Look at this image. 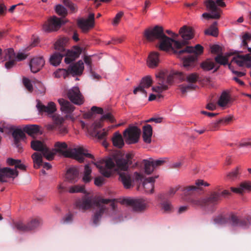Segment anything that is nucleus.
<instances>
[{
  "label": "nucleus",
  "instance_id": "nucleus-45",
  "mask_svg": "<svg viewBox=\"0 0 251 251\" xmlns=\"http://www.w3.org/2000/svg\"><path fill=\"white\" fill-rule=\"evenodd\" d=\"M55 11L57 14L63 17L66 16L67 14L66 8L60 4L56 6Z\"/></svg>",
  "mask_w": 251,
  "mask_h": 251
},
{
  "label": "nucleus",
  "instance_id": "nucleus-6",
  "mask_svg": "<svg viewBox=\"0 0 251 251\" xmlns=\"http://www.w3.org/2000/svg\"><path fill=\"white\" fill-rule=\"evenodd\" d=\"M68 145L65 142H57L54 144V151L65 157H72L79 162L84 161V157L94 159V156L86 153L84 149L82 147L75 148L71 151H68Z\"/></svg>",
  "mask_w": 251,
  "mask_h": 251
},
{
  "label": "nucleus",
  "instance_id": "nucleus-48",
  "mask_svg": "<svg viewBox=\"0 0 251 251\" xmlns=\"http://www.w3.org/2000/svg\"><path fill=\"white\" fill-rule=\"evenodd\" d=\"M251 40V33L245 32L242 36V45L245 47H248V42Z\"/></svg>",
  "mask_w": 251,
  "mask_h": 251
},
{
  "label": "nucleus",
  "instance_id": "nucleus-8",
  "mask_svg": "<svg viewBox=\"0 0 251 251\" xmlns=\"http://www.w3.org/2000/svg\"><path fill=\"white\" fill-rule=\"evenodd\" d=\"M41 220L38 218L31 219L26 224L22 221L13 222V227L21 232H28L33 230L40 226Z\"/></svg>",
  "mask_w": 251,
  "mask_h": 251
},
{
  "label": "nucleus",
  "instance_id": "nucleus-24",
  "mask_svg": "<svg viewBox=\"0 0 251 251\" xmlns=\"http://www.w3.org/2000/svg\"><path fill=\"white\" fill-rule=\"evenodd\" d=\"M152 83L151 78L150 76L143 77L141 81L139 86L133 90V93L136 94L138 92L146 95L147 92L145 90V88L150 87Z\"/></svg>",
  "mask_w": 251,
  "mask_h": 251
},
{
  "label": "nucleus",
  "instance_id": "nucleus-42",
  "mask_svg": "<svg viewBox=\"0 0 251 251\" xmlns=\"http://www.w3.org/2000/svg\"><path fill=\"white\" fill-rule=\"evenodd\" d=\"M161 207L164 212L169 213L172 211L173 206L170 201H163L161 203Z\"/></svg>",
  "mask_w": 251,
  "mask_h": 251
},
{
  "label": "nucleus",
  "instance_id": "nucleus-33",
  "mask_svg": "<svg viewBox=\"0 0 251 251\" xmlns=\"http://www.w3.org/2000/svg\"><path fill=\"white\" fill-rule=\"evenodd\" d=\"M112 141L113 145L118 148H122L124 145L123 138L119 132H116L113 134Z\"/></svg>",
  "mask_w": 251,
  "mask_h": 251
},
{
  "label": "nucleus",
  "instance_id": "nucleus-37",
  "mask_svg": "<svg viewBox=\"0 0 251 251\" xmlns=\"http://www.w3.org/2000/svg\"><path fill=\"white\" fill-rule=\"evenodd\" d=\"M229 99L230 98L228 94L226 92H224L221 94L218 103L219 106L224 107L229 102Z\"/></svg>",
  "mask_w": 251,
  "mask_h": 251
},
{
  "label": "nucleus",
  "instance_id": "nucleus-4",
  "mask_svg": "<svg viewBox=\"0 0 251 251\" xmlns=\"http://www.w3.org/2000/svg\"><path fill=\"white\" fill-rule=\"evenodd\" d=\"M109 203V206L113 210H115L116 204L114 201L110 199H100L97 200L92 197L84 196L81 199H79L76 201V206L79 209L86 210L96 206L98 209L96 210L93 217V223L97 225L103 213L106 211L107 207L105 204Z\"/></svg>",
  "mask_w": 251,
  "mask_h": 251
},
{
  "label": "nucleus",
  "instance_id": "nucleus-43",
  "mask_svg": "<svg viewBox=\"0 0 251 251\" xmlns=\"http://www.w3.org/2000/svg\"><path fill=\"white\" fill-rule=\"evenodd\" d=\"M69 192L70 193H86V191L84 188V186H79V185H75L74 186L71 187L69 189Z\"/></svg>",
  "mask_w": 251,
  "mask_h": 251
},
{
  "label": "nucleus",
  "instance_id": "nucleus-21",
  "mask_svg": "<svg viewBox=\"0 0 251 251\" xmlns=\"http://www.w3.org/2000/svg\"><path fill=\"white\" fill-rule=\"evenodd\" d=\"M95 15L94 13H90L87 19H81L77 22V25L83 32H87L90 28L94 26Z\"/></svg>",
  "mask_w": 251,
  "mask_h": 251
},
{
  "label": "nucleus",
  "instance_id": "nucleus-11",
  "mask_svg": "<svg viewBox=\"0 0 251 251\" xmlns=\"http://www.w3.org/2000/svg\"><path fill=\"white\" fill-rule=\"evenodd\" d=\"M141 130L137 127L130 126L123 132V137L127 144H134L139 141Z\"/></svg>",
  "mask_w": 251,
  "mask_h": 251
},
{
  "label": "nucleus",
  "instance_id": "nucleus-10",
  "mask_svg": "<svg viewBox=\"0 0 251 251\" xmlns=\"http://www.w3.org/2000/svg\"><path fill=\"white\" fill-rule=\"evenodd\" d=\"M17 169H19L22 170H25L26 166L21 162V160H18L17 163L16 165L15 169H12L10 168H0V181L5 182V178L13 177L18 176V171Z\"/></svg>",
  "mask_w": 251,
  "mask_h": 251
},
{
  "label": "nucleus",
  "instance_id": "nucleus-7",
  "mask_svg": "<svg viewBox=\"0 0 251 251\" xmlns=\"http://www.w3.org/2000/svg\"><path fill=\"white\" fill-rule=\"evenodd\" d=\"M64 56H65V62L66 64H70L79 57V53L78 51L76 52L57 51L50 56V62L51 65L56 66L59 65Z\"/></svg>",
  "mask_w": 251,
  "mask_h": 251
},
{
  "label": "nucleus",
  "instance_id": "nucleus-9",
  "mask_svg": "<svg viewBox=\"0 0 251 251\" xmlns=\"http://www.w3.org/2000/svg\"><path fill=\"white\" fill-rule=\"evenodd\" d=\"M64 118L59 115H53L52 116L53 123L47 126V129L57 131L60 134L65 135L68 132V129L64 124Z\"/></svg>",
  "mask_w": 251,
  "mask_h": 251
},
{
  "label": "nucleus",
  "instance_id": "nucleus-58",
  "mask_svg": "<svg viewBox=\"0 0 251 251\" xmlns=\"http://www.w3.org/2000/svg\"><path fill=\"white\" fill-rule=\"evenodd\" d=\"M62 1L64 5L69 8L72 11H74L75 10V7L74 4L69 0H63Z\"/></svg>",
  "mask_w": 251,
  "mask_h": 251
},
{
  "label": "nucleus",
  "instance_id": "nucleus-23",
  "mask_svg": "<svg viewBox=\"0 0 251 251\" xmlns=\"http://www.w3.org/2000/svg\"><path fill=\"white\" fill-rule=\"evenodd\" d=\"M42 156L41 153L39 152H34L32 155L34 167L38 168L42 166L44 169H46L47 170L50 169L51 165L49 163L43 162Z\"/></svg>",
  "mask_w": 251,
  "mask_h": 251
},
{
  "label": "nucleus",
  "instance_id": "nucleus-34",
  "mask_svg": "<svg viewBox=\"0 0 251 251\" xmlns=\"http://www.w3.org/2000/svg\"><path fill=\"white\" fill-rule=\"evenodd\" d=\"M231 191L236 193L242 194L244 190H251V182L245 181L241 183L240 185V188H231Z\"/></svg>",
  "mask_w": 251,
  "mask_h": 251
},
{
  "label": "nucleus",
  "instance_id": "nucleus-38",
  "mask_svg": "<svg viewBox=\"0 0 251 251\" xmlns=\"http://www.w3.org/2000/svg\"><path fill=\"white\" fill-rule=\"evenodd\" d=\"M214 62L211 59H207L202 62L201 64V68L206 71H210L214 68Z\"/></svg>",
  "mask_w": 251,
  "mask_h": 251
},
{
  "label": "nucleus",
  "instance_id": "nucleus-3",
  "mask_svg": "<svg viewBox=\"0 0 251 251\" xmlns=\"http://www.w3.org/2000/svg\"><path fill=\"white\" fill-rule=\"evenodd\" d=\"M183 41H179L182 43V45L180 48L174 47V53L178 56L182 55L184 53H193L189 54L187 56L184 57L183 58V66L185 68L191 67L193 66L195 61L197 59L198 56L203 53V48L200 44L196 45L194 47L191 46H186L184 49H180L182 46L188 43L187 41L191 39L194 36L193 29L191 27L186 25L180 28L179 31ZM179 42V41H178Z\"/></svg>",
  "mask_w": 251,
  "mask_h": 251
},
{
  "label": "nucleus",
  "instance_id": "nucleus-36",
  "mask_svg": "<svg viewBox=\"0 0 251 251\" xmlns=\"http://www.w3.org/2000/svg\"><path fill=\"white\" fill-rule=\"evenodd\" d=\"M217 23L215 22L210 27L205 30L204 34L205 35H211L216 37L218 35V28L217 27Z\"/></svg>",
  "mask_w": 251,
  "mask_h": 251
},
{
  "label": "nucleus",
  "instance_id": "nucleus-44",
  "mask_svg": "<svg viewBox=\"0 0 251 251\" xmlns=\"http://www.w3.org/2000/svg\"><path fill=\"white\" fill-rule=\"evenodd\" d=\"M191 202L194 206H201L206 208L204 198L192 199Z\"/></svg>",
  "mask_w": 251,
  "mask_h": 251
},
{
  "label": "nucleus",
  "instance_id": "nucleus-64",
  "mask_svg": "<svg viewBox=\"0 0 251 251\" xmlns=\"http://www.w3.org/2000/svg\"><path fill=\"white\" fill-rule=\"evenodd\" d=\"M57 190L59 194H62L67 191V188L63 186V184L61 183L57 186Z\"/></svg>",
  "mask_w": 251,
  "mask_h": 251
},
{
  "label": "nucleus",
  "instance_id": "nucleus-57",
  "mask_svg": "<svg viewBox=\"0 0 251 251\" xmlns=\"http://www.w3.org/2000/svg\"><path fill=\"white\" fill-rule=\"evenodd\" d=\"M105 179L103 176H98L95 178L94 180V183L96 185L98 186H100L102 185Z\"/></svg>",
  "mask_w": 251,
  "mask_h": 251
},
{
  "label": "nucleus",
  "instance_id": "nucleus-12",
  "mask_svg": "<svg viewBox=\"0 0 251 251\" xmlns=\"http://www.w3.org/2000/svg\"><path fill=\"white\" fill-rule=\"evenodd\" d=\"M123 203L130 206L136 212H142L147 207L148 201L143 199L126 198L123 200Z\"/></svg>",
  "mask_w": 251,
  "mask_h": 251
},
{
  "label": "nucleus",
  "instance_id": "nucleus-53",
  "mask_svg": "<svg viewBox=\"0 0 251 251\" xmlns=\"http://www.w3.org/2000/svg\"><path fill=\"white\" fill-rule=\"evenodd\" d=\"M220 124H222V121H220V120L215 122L212 123L209 126V130L213 131L216 130L218 129L219 125Z\"/></svg>",
  "mask_w": 251,
  "mask_h": 251
},
{
  "label": "nucleus",
  "instance_id": "nucleus-56",
  "mask_svg": "<svg viewBox=\"0 0 251 251\" xmlns=\"http://www.w3.org/2000/svg\"><path fill=\"white\" fill-rule=\"evenodd\" d=\"M214 222L218 224H224L226 222V219L223 216H219L214 219Z\"/></svg>",
  "mask_w": 251,
  "mask_h": 251
},
{
  "label": "nucleus",
  "instance_id": "nucleus-18",
  "mask_svg": "<svg viewBox=\"0 0 251 251\" xmlns=\"http://www.w3.org/2000/svg\"><path fill=\"white\" fill-rule=\"evenodd\" d=\"M69 41V38L67 37H62L60 38L54 44L55 50L59 52H78L79 53V56L82 52L81 49L77 46L75 47L73 50H67L65 48L67 44H68Z\"/></svg>",
  "mask_w": 251,
  "mask_h": 251
},
{
  "label": "nucleus",
  "instance_id": "nucleus-32",
  "mask_svg": "<svg viewBox=\"0 0 251 251\" xmlns=\"http://www.w3.org/2000/svg\"><path fill=\"white\" fill-rule=\"evenodd\" d=\"M78 171L75 168L69 169L66 174V179L71 183H75L77 180Z\"/></svg>",
  "mask_w": 251,
  "mask_h": 251
},
{
  "label": "nucleus",
  "instance_id": "nucleus-13",
  "mask_svg": "<svg viewBox=\"0 0 251 251\" xmlns=\"http://www.w3.org/2000/svg\"><path fill=\"white\" fill-rule=\"evenodd\" d=\"M229 220L233 226L248 228L251 225V214H247L245 216L231 214L229 216Z\"/></svg>",
  "mask_w": 251,
  "mask_h": 251
},
{
  "label": "nucleus",
  "instance_id": "nucleus-19",
  "mask_svg": "<svg viewBox=\"0 0 251 251\" xmlns=\"http://www.w3.org/2000/svg\"><path fill=\"white\" fill-rule=\"evenodd\" d=\"M67 96L71 102L76 105H81L84 102V98L78 87H74L69 89Z\"/></svg>",
  "mask_w": 251,
  "mask_h": 251
},
{
  "label": "nucleus",
  "instance_id": "nucleus-25",
  "mask_svg": "<svg viewBox=\"0 0 251 251\" xmlns=\"http://www.w3.org/2000/svg\"><path fill=\"white\" fill-rule=\"evenodd\" d=\"M45 60L42 57H36L32 59L30 62L31 71L33 73L39 72L43 67Z\"/></svg>",
  "mask_w": 251,
  "mask_h": 251
},
{
  "label": "nucleus",
  "instance_id": "nucleus-39",
  "mask_svg": "<svg viewBox=\"0 0 251 251\" xmlns=\"http://www.w3.org/2000/svg\"><path fill=\"white\" fill-rule=\"evenodd\" d=\"M91 172L92 170L89 165H85L84 167V176L82 178L85 183L89 182L91 180Z\"/></svg>",
  "mask_w": 251,
  "mask_h": 251
},
{
  "label": "nucleus",
  "instance_id": "nucleus-61",
  "mask_svg": "<svg viewBox=\"0 0 251 251\" xmlns=\"http://www.w3.org/2000/svg\"><path fill=\"white\" fill-rule=\"evenodd\" d=\"M64 223L68 224L73 221V215L71 214H67L63 219Z\"/></svg>",
  "mask_w": 251,
  "mask_h": 251
},
{
  "label": "nucleus",
  "instance_id": "nucleus-2",
  "mask_svg": "<svg viewBox=\"0 0 251 251\" xmlns=\"http://www.w3.org/2000/svg\"><path fill=\"white\" fill-rule=\"evenodd\" d=\"M174 75H177L180 79L186 80L188 82L191 83L187 85H181L179 86L182 94H185L188 91L194 89L195 86L193 83H195L199 78V75L196 73H192L186 75L181 72H175L168 75L165 72L161 71L155 75L158 85L153 87L152 91L160 93L167 90L168 85H171L173 82Z\"/></svg>",
  "mask_w": 251,
  "mask_h": 251
},
{
  "label": "nucleus",
  "instance_id": "nucleus-14",
  "mask_svg": "<svg viewBox=\"0 0 251 251\" xmlns=\"http://www.w3.org/2000/svg\"><path fill=\"white\" fill-rule=\"evenodd\" d=\"M31 147L34 151H40L41 154L48 160L53 159L55 153L51 151L43 143L39 140H33L31 142Z\"/></svg>",
  "mask_w": 251,
  "mask_h": 251
},
{
  "label": "nucleus",
  "instance_id": "nucleus-55",
  "mask_svg": "<svg viewBox=\"0 0 251 251\" xmlns=\"http://www.w3.org/2000/svg\"><path fill=\"white\" fill-rule=\"evenodd\" d=\"M100 120L101 121H103L104 120H107V121L111 122V123H113L114 121V119L111 113H107L103 115L101 117Z\"/></svg>",
  "mask_w": 251,
  "mask_h": 251
},
{
  "label": "nucleus",
  "instance_id": "nucleus-17",
  "mask_svg": "<svg viewBox=\"0 0 251 251\" xmlns=\"http://www.w3.org/2000/svg\"><path fill=\"white\" fill-rule=\"evenodd\" d=\"M204 4L206 8L212 12V14L204 13L202 16L204 18L219 19L220 18L221 10L216 5L213 0H205Z\"/></svg>",
  "mask_w": 251,
  "mask_h": 251
},
{
  "label": "nucleus",
  "instance_id": "nucleus-60",
  "mask_svg": "<svg viewBox=\"0 0 251 251\" xmlns=\"http://www.w3.org/2000/svg\"><path fill=\"white\" fill-rule=\"evenodd\" d=\"M84 61L85 64L88 66L89 70L92 69V59L89 56H85L84 58Z\"/></svg>",
  "mask_w": 251,
  "mask_h": 251
},
{
  "label": "nucleus",
  "instance_id": "nucleus-47",
  "mask_svg": "<svg viewBox=\"0 0 251 251\" xmlns=\"http://www.w3.org/2000/svg\"><path fill=\"white\" fill-rule=\"evenodd\" d=\"M215 61L220 65H225L227 64L228 59L227 57L219 54L215 58Z\"/></svg>",
  "mask_w": 251,
  "mask_h": 251
},
{
  "label": "nucleus",
  "instance_id": "nucleus-35",
  "mask_svg": "<svg viewBox=\"0 0 251 251\" xmlns=\"http://www.w3.org/2000/svg\"><path fill=\"white\" fill-rule=\"evenodd\" d=\"M24 131L30 136L39 132V126L36 125H26L23 128Z\"/></svg>",
  "mask_w": 251,
  "mask_h": 251
},
{
  "label": "nucleus",
  "instance_id": "nucleus-16",
  "mask_svg": "<svg viewBox=\"0 0 251 251\" xmlns=\"http://www.w3.org/2000/svg\"><path fill=\"white\" fill-rule=\"evenodd\" d=\"M64 21L56 16H53L46 22L43 25V30L46 32H51L58 30L61 25L64 24Z\"/></svg>",
  "mask_w": 251,
  "mask_h": 251
},
{
  "label": "nucleus",
  "instance_id": "nucleus-20",
  "mask_svg": "<svg viewBox=\"0 0 251 251\" xmlns=\"http://www.w3.org/2000/svg\"><path fill=\"white\" fill-rule=\"evenodd\" d=\"M36 107L40 114L46 113L47 114H52L56 111V105L54 102L50 101L47 105L43 104L42 102L39 100H36Z\"/></svg>",
  "mask_w": 251,
  "mask_h": 251
},
{
  "label": "nucleus",
  "instance_id": "nucleus-31",
  "mask_svg": "<svg viewBox=\"0 0 251 251\" xmlns=\"http://www.w3.org/2000/svg\"><path fill=\"white\" fill-rule=\"evenodd\" d=\"M152 135V128L150 125H146L143 127V138L144 141L150 144L151 143V137Z\"/></svg>",
  "mask_w": 251,
  "mask_h": 251
},
{
  "label": "nucleus",
  "instance_id": "nucleus-62",
  "mask_svg": "<svg viewBox=\"0 0 251 251\" xmlns=\"http://www.w3.org/2000/svg\"><path fill=\"white\" fill-rule=\"evenodd\" d=\"M151 162L155 169L157 167L162 165L165 163V161L162 159L152 160Z\"/></svg>",
  "mask_w": 251,
  "mask_h": 251
},
{
  "label": "nucleus",
  "instance_id": "nucleus-40",
  "mask_svg": "<svg viewBox=\"0 0 251 251\" xmlns=\"http://www.w3.org/2000/svg\"><path fill=\"white\" fill-rule=\"evenodd\" d=\"M70 74L69 69L67 70L64 69H59L54 73L56 77H63L64 78H66Z\"/></svg>",
  "mask_w": 251,
  "mask_h": 251
},
{
  "label": "nucleus",
  "instance_id": "nucleus-15",
  "mask_svg": "<svg viewBox=\"0 0 251 251\" xmlns=\"http://www.w3.org/2000/svg\"><path fill=\"white\" fill-rule=\"evenodd\" d=\"M196 185H190L188 186H178V189H180L182 192V195L185 197L193 195L195 192L201 190L202 186H209L210 184L204 180L198 179L195 182Z\"/></svg>",
  "mask_w": 251,
  "mask_h": 251
},
{
  "label": "nucleus",
  "instance_id": "nucleus-51",
  "mask_svg": "<svg viewBox=\"0 0 251 251\" xmlns=\"http://www.w3.org/2000/svg\"><path fill=\"white\" fill-rule=\"evenodd\" d=\"M124 15V12L122 11H120L118 13L115 18H114L112 22V24L114 25H117L119 23L122 17Z\"/></svg>",
  "mask_w": 251,
  "mask_h": 251
},
{
  "label": "nucleus",
  "instance_id": "nucleus-28",
  "mask_svg": "<svg viewBox=\"0 0 251 251\" xmlns=\"http://www.w3.org/2000/svg\"><path fill=\"white\" fill-rule=\"evenodd\" d=\"M157 177L158 176H156L154 177H149L144 180L143 185L146 193L151 194L153 192L154 182Z\"/></svg>",
  "mask_w": 251,
  "mask_h": 251
},
{
  "label": "nucleus",
  "instance_id": "nucleus-22",
  "mask_svg": "<svg viewBox=\"0 0 251 251\" xmlns=\"http://www.w3.org/2000/svg\"><path fill=\"white\" fill-rule=\"evenodd\" d=\"M221 194L216 192H213L207 197L204 198L206 209H213L220 200Z\"/></svg>",
  "mask_w": 251,
  "mask_h": 251
},
{
  "label": "nucleus",
  "instance_id": "nucleus-59",
  "mask_svg": "<svg viewBox=\"0 0 251 251\" xmlns=\"http://www.w3.org/2000/svg\"><path fill=\"white\" fill-rule=\"evenodd\" d=\"M211 51L213 53H218L221 51V47L218 45H214L210 48Z\"/></svg>",
  "mask_w": 251,
  "mask_h": 251
},
{
  "label": "nucleus",
  "instance_id": "nucleus-52",
  "mask_svg": "<svg viewBox=\"0 0 251 251\" xmlns=\"http://www.w3.org/2000/svg\"><path fill=\"white\" fill-rule=\"evenodd\" d=\"M238 168H236V169L231 172L228 173L226 176V178L230 180H233L236 178L238 174Z\"/></svg>",
  "mask_w": 251,
  "mask_h": 251
},
{
  "label": "nucleus",
  "instance_id": "nucleus-29",
  "mask_svg": "<svg viewBox=\"0 0 251 251\" xmlns=\"http://www.w3.org/2000/svg\"><path fill=\"white\" fill-rule=\"evenodd\" d=\"M58 101L61 106V110L62 112L66 114H70L74 111L75 106L68 100L60 99Z\"/></svg>",
  "mask_w": 251,
  "mask_h": 251
},
{
  "label": "nucleus",
  "instance_id": "nucleus-27",
  "mask_svg": "<svg viewBox=\"0 0 251 251\" xmlns=\"http://www.w3.org/2000/svg\"><path fill=\"white\" fill-rule=\"evenodd\" d=\"M69 70L70 74L76 75H80L82 74L84 70V63L82 60H79L76 63L70 66Z\"/></svg>",
  "mask_w": 251,
  "mask_h": 251
},
{
  "label": "nucleus",
  "instance_id": "nucleus-63",
  "mask_svg": "<svg viewBox=\"0 0 251 251\" xmlns=\"http://www.w3.org/2000/svg\"><path fill=\"white\" fill-rule=\"evenodd\" d=\"M15 59L10 60L9 61L5 63V66L6 68H7V69H9L13 67V66L15 65Z\"/></svg>",
  "mask_w": 251,
  "mask_h": 251
},
{
  "label": "nucleus",
  "instance_id": "nucleus-30",
  "mask_svg": "<svg viewBox=\"0 0 251 251\" xmlns=\"http://www.w3.org/2000/svg\"><path fill=\"white\" fill-rule=\"evenodd\" d=\"M159 61V54L158 52L152 51L150 53L148 60V64L149 67L154 68L156 67Z\"/></svg>",
  "mask_w": 251,
  "mask_h": 251
},
{
  "label": "nucleus",
  "instance_id": "nucleus-26",
  "mask_svg": "<svg viewBox=\"0 0 251 251\" xmlns=\"http://www.w3.org/2000/svg\"><path fill=\"white\" fill-rule=\"evenodd\" d=\"M25 132L24 130H22L21 129L17 128L12 133L14 138V144L19 150L22 148L20 144L21 141H24L26 137Z\"/></svg>",
  "mask_w": 251,
  "mask_h": 251
},
{
  "label": "nucleus",
  "instance_id": "nucleus-41",
  "mask_svg": "<svg viewBox=\"0 0 251 251\" xmlns=\"http://www.w3.org/2000/svg\"><path fill=\"white\" fill-rule=\"evenodd\" d=\"M144 168L145 173L147 174L150 175L151 174L154 170V167L152 164L151 161H148L146 160H144Z\"/></svg>",
  "mask_w": 251,
  "mask_h": 251
},
{
  "label": "nucleus",
  "instance_id": "nucleus-5",
  "mask_svg": "<svg viewBox=\"0 0 251 251\" xmlns=\"http://www.w3.org/2000/svg\"><path fill=\"white\" fill-rule=\"evenodd\" d=\"M144 36L149 42H153L155 40H159L160 44L159 48L160 50L168 51L170 49L174 50V47L180 48L182 43L167 36L164 33V30L162 26L155 25L151 28L150 27L145 29L144 32Z\"/></svg>",
  "mask_w": 251,
  "mask_h": 251
},
{
  "label": "nucleus",
  "instance_id": "nucleus-50",
  "mask_svg": "<svg viewBox=\"0 0 251 251\" xmlns=\"http://www.w3.org/2000/svg\"><path fill=\"white\" fill-rule=\"evenodd\" d=\"M23 84L26 89L30 92L33 90L32 85L29 79L24 77L23 80Z\"/></svg>",
  "mask_w": 251,
  "mask_h": 251
},
{
  "label": "nucleus",
  "instance_id": "nucleus-46",
  "mask_svg": "<svg viewBox=\"0 0 251 251\" xmlns=\"http://www.w3.org/2000/svg\"><path fill=\"white\" fill-rule=\"evenodd\" d=\"M4 53L5 55V59H15V54L14 51V50L11 48L8 49L6 50H4Z\"/></svg>",
  "mask_w": 251,
  "mask_h": 251
},
{
  "label": "nucleus",
  "instance_id": "nucleus-1",
  "mask_svg": "<svg viewBox=\"0 0 251 251\" xmlns=\"http://www.w3.org/2000/svg\"><path fill=\"white\" fill-rule=\"evenodd\" d=\"M133 154L127 153L125 156L117 158L115 162L109 158L104 160L100 164L95 163L99 169L100 172L105 177H110L113 174L116 167L118 170L123 171L119 173V180L126 189H129L132 186L133 179L131 174L127 171L130 165L132 164Z\"/></svg>",
  "mask_w": 251,
  "mask_h": 251
},
{
  "label": "nucleus",
  "instance_id": "nucleus-54",
  "mask_svg": "<svg viewBox=\"0 0 251 251\" xmlns=\"http://www.w3.org/2000/svg\"><path fill=\"white\" fill-rule=\"evenodd\" d=\"M108 130L103 129L102 131H98L96 136L100 140L104 139L107 135Z\"/></svg>",
  "mask_w": 251,
  "mask_h": 251
},
{
  "label": "nucleus",
  "instance_id": "nucleus-49",
  "mask_svg": "<svg viewBox=\"0 0 251 251\" xmlns=\"http://www.w3.org/2000/svg\"><path fill=\"white\" fill-rule=\"evenodd\" d=\"M232 61L235 62L240 67L243 66L245 64L244 58L242 55L233 57Z\"/></svg>",
  "mask_w": 251,
  "mask_h": 251
}]
</instances>
